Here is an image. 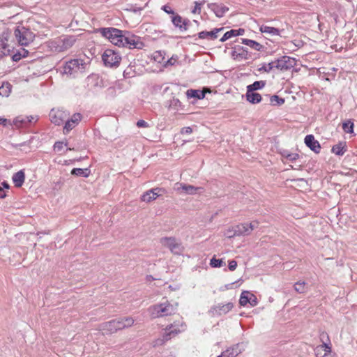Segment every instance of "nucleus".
I'll list each match as a JSON object with an SVG mask.
<instances>
[{
  "label": "nucleus",
  "mask_w": 357,
  "mask_h": 357,
  "mask_svg": "<svg viewBox=\"0 0 357 357\" xmlns=\"http://www.w3.org/2000/svg\"><path fill=\"white\" fill-rule=\"evenodd\" d=\"M234 36H236V32L234 31V29H231L230 31H227L224 35L223 36L220 38V41L221 42H225L227 40L232 38V37H234Z\"/></svg>",
  "instance_id": "obj_44"
},
{
  "label": "nucleus",
  "mask_w": 357,
  "mask_h": 357,
  "mask_svg": "<svg viewBox=\"0 0 357 357\" xmlns=\"http://www.w3.org/2000/svg\"><path fill=\"white\" fill-rule=\"evenodd\" d=\"M85 63L82 59H72L66 63L63 68V73L72 75L78 72H82Z\"/></svg>",
  "instance_id": "obj_6"
},
{
  "label": "nucleus",
  "mask_w": 357,
  "mask_h": 357,
  "mask_svg": "<svg viewBox=\"0 0 357 357\" xmlns=\"http://www.w3.org/2000/svg\"><path fill=\"white\" fill-rule=\"evenodd\" d=\"M287 47L289 50H291V51H295V50H296V49H295V47H294V45L287 46Z\"/></svg>",
  "instance_id": "obj_59"
},
{
  "label": "nucleus",
  "mask_w": 357,
  "mask_h": 357,
  "mask_svg": "<svg viewBox=\"0 0 357 357\" xmlns=\"http://www.w3.org/2000/svg\"><path fill=\"white\" fill-rule=\"evenodd\" d=\"M172 22L173 24L178 27L181 31H186L189 24V21L183 19V17L178 15L172 17Z\"/></svg>",
  "instance_id": "obj_23"
},
{
  "label": "nucleus",
  "mask_w": 357,
  "mask_h": 357,
  "mask_svg": "<svg viewBox=\"0 0 357 357\" xmlns=\"http://www.w3.org/2000/svg\"><path fill=\"white\" fill-rule=\"evenodd\" d=\"M12 178L15 185L20 188L23 185L25 180L24 172L22 170H20L14 174Z\"/></svg>",
  "instance_id": "obj_28"
},
{
  "label": "nucleus",
  "mask_w": 357,
  "mask_h": 357,
  "mask_svg": "<svg viewBox=\"0 0 357 357\" xmlns=\"http://www.w3.org/2000/svg\"><path fill=\"white\" fill-rule=\"evenodd\" d=\"M259 222L253 221L250 223H242L236 226L237 229V235H249L251 232L258 227Z\"/></svg>",
  "instance_id": "obj_12"
},
{
  "label": "nucleus",
  "mask_w": 357,
  "mask_h": 357,
  "mask_svg": "<svg viewBox=\"0 0 357 357\" xmlns=\"http://www.w3.org/2000/svg\"><path fill=\"white\" fill-rule=\"evenodd\" d=\"M208 8L212 10L218 17H222L226 12L229 10L227 6L215 3H208Z\"/></svg>",
  "instance_id": "obj_19"
},
{
  "label": "nucleus",
  "mask_w": 357,
  "mask_h": 357,
  "mask_svg": "<svg viewBox=\"0 0 357 357\" xmlns=\"http://www.w3.org/2000/svg\"><path fill=\"white\" fill-rule=\"evenodd\" d=\"M116 325H117V329L122 330L123 328L130 327L133 325L135 320L132 317H126L120 318L118 319H116Z\"/></svg>",
  "instance_id": "obj_24"
},
{
  "label": "nucleus",
  "mask_w": 357,
  "mask_h": 357,
  "mask_svg": "<svg viewBox=\"0 0 357 357\" xmlns=\"http://www.w3.org/2000/svg\"><path fill=\"white\" fill-rule=\"evenodd\" d=\"M223 28L220 29H214L211 31H202L199 33V37L200 38H210V39H215L218 37V33L222 31Z\"/></svg>",
  "instance_id": "obj_29"
},
{
  "label": "nucleus",
  "mask_w": 357,
  "mask_h": 357,
  "mask_svg": "<svg viewBox=\"0 0 357 357\" xmlns=\"http://www.w3.org/2000/svg\"><path fill=\"white\" fill-rule=\"evenodd\" d=\"M320 339L321 341L323 342V344L317 346V351H324L323 356H326L331 352L329 337L327 333L323 332L320 335Z\"/></svg>",
  "instance_id": "obj_17"
},
{
  "label": "nucleus",
  "mask_w": 357,
  "mask_h": 357,
  "mask_svg": "<svg viewBox=\"0 0 357 357\" xmlns=\"http://www.w3.org/2000/svg\"><path fill=\"white\" fill-rule=\"evenodd\" d=\"M314 351L317 357H324V354L322 353L323 351H317V347L315 348Z\"/></svg>",
  "instance_id": "obj_56"
},
{
  "label": "nucleus",
  "mask_w": 357,
  "mask_h": 357,
  "mask_svg": "<svg viewBox=\"0 0 357 357\" xmlns=\"http://www.w3.org/2000/svg\"><path fill=\"white\" fill-rule=\"evenodd\" d=\"M6 122H7L6 119L0 116V125H1V124L5 125Z\"/></svg>",
  "instance_id": "obj_58"
},
{
  "label": "nucleus",
  "mask_w": 357,
  "mask_h": 357,
  "mask_svg": "<svg viewBox=\"0 0 357 357\" xmlns=\"http://www.w3.org/2000/svg\"><path fill=\"white\" fill-rule=\"evenodd\" d=\"M122 43L121 47H128L130 49H142L144 45L139 37L129 34L126 35V33H124Z\"/></svg>",
  "instance_id": "obj_10"
},
{
  "label": "nucleus",
  "mask_w": 357,
  "mask_h": 357,
  "mask_svg": "<svg viewBox=\"0 0 357 357\" xmlns=\"http://www.w3.org/2000/svg\"><path fill=\"white\" fill-rule=\"evenodd\" d=\"M153 57L154 61L158 63H162L165 59L164 54L160 51L155 52L153 54Z\"/></svg>",
  "instance_id": "obj_45"
},
{
  "label": "nucleus",
  "mask_w": 357,
  "mask_h": 357,
  "mask_svg": "<svg viewBox=\"0 0 357 357\" xmlns=\"http://www.w3.org/2000/svg\"><path fill=\"white\" fill-rule=\"evenodd\" d=\"M237 267V262L235 260L229 261L228 268L231 271H234Z\"/></svg>",
  "instance_id": "obj_50"
},
{
  "label": "nucleus",
  "mask_w": 357,
  "mask_h": 357,
  "mask_svg": "<svg viewBox=\"0 0 357 357\" xmlns=\"http://www.w3.org/2000/svg\"><path fill=\"white\" fill-rule=\"evenodd\" d=\"M234 307L232 303H227L223 305H218L213 307V312L219 315L225 314Z\"/></svg>",
  "instance_id": "obj_27"
},
{
  "label": "nucleus",
  "mask_w": 357,
  "mask_h": 357,
  "mask_svg": "<svg viewBox=\"0 0 357 357\" xmlns=\"http://www.w3.org/2000/svg\"><path fill=\"white\" fill-rule=\"evenodd\" d=\"M75 36H67L50 41L48 46L52 52H62L70 48L75 43Z\"/></svg>",
  "instance_id": "obj_3"
},
{
  "label": "nucleus",
  "mask_w": 357,
  "mask_h": 357,
  "mask_svg": "<svg viewBox=\"0 0 357 357\" xmlns=\"http://www.w3.org/2000/svg\"><path fill=\"white\" fill-rule=\"evenodd\" d=\"M241 40L243 44L249 46L250 47L255 50L260 51L263 48V45H261L257 41L245 38H242Z\"/></svg>",
  "instance_id": "obj_32"
},
{
  "label": "nucleus",
  "mask_w": 357,
  "mask_h": 357,
  "mask_svg": "<svg viewBox=\"0 0 357 357\" xmlns=\"http://www.w3.org/2000/svg\"><path fill=\"white\" fill-rule=\"evenodd\" d=\"M13 59H14L15 61H17V60L20 59V56H18L17 54H15V55L13 56Z\"/></svg>",
  "instance_id": "obj_61"
},
{
  "label": "nucleus",
  "mask_w": 357,
  "mask_h": 357,
  "mask_svg": "<svg viewBox=\"0 0 357 357\" xmlns=\"http://www.w3.org/2000/svg\"><path fill=\"white\" fill-rule=\"evenodd\" d=\"M192 132V129L190 127H184L181 130V134H191Z\"/></svg>",
  "instance_id": "obj_53"
},
{
  "label": "nucleus",
  "mask_w": 357,
  "mask_h": 357,
  "mask_svg": "<svg viewBox=\"0 0 357 357\" xmlns=\"http://www.w3.org/2000/svg\"><path fill=\"white\" fill-rule=\"evenodd\" d=\"M233 59L237 61H241L249 59L248 51L246 48L237 45L234 47L231 52Z\"/></svg>",
  "instance_id": "obj_13"
},
{
  "label": "nucleus",
  "mask_w": 357,
  "mask_h": 357,
  "mask_svg": "<svg viewBox=\"0 0 357 357\" xmlns=\"http://www.w3.org/2000/svg\"><path fill=\"white\" fill-rule=\"evenodd\" d=\"M6 196L5 192H4V190L2 187L0 186V198L1 199H3L5 198Z\"/></svg>",
  "instance_id": "obj_57"
},
{
  "label": "nucleus",
  "mask_w": 357,
  "mask_h": 357,
  "mask_svg": "<svg viewBox=\"0 0 357 357\" xmlns=\"http://www.w3.org/2000/svg\"><path fill=\"white\" fill-rule=\"evenodd\" d=\"M259 31L261 33H266V34L270 35V36H278V35H280V30L279 29H278L276 28H274V27L268 26H266V25L261 26L260 28H259Z\"/></svg>",
  "instance_id": "obj_31"
},
{
  "label": "nucleus",
  "mask_w": 357,
  "mask_h": 357,
  "mask_svg": "<svg viewBox=\"0 0 357 357\" xmlns=\"http://www.w3.org/2000/svg\"><path fill=\"white\" fill-rule=\"evenodd\" d=\"M285 45H286V46L294 45L295 49L297 50L298 48L303 46V42L301 40H294V41L287 42L285 43Z\"/></svg>",
  "instance_id": "obj_46"
},
{
  "label": "nucleus",
  "mask_w": 357,
  "mask_h": 357,
  "mask_svg": "<svg viewBox=\"0 0 357 357\" xmlns=\"http://www.w3.org/2000/svg\"><path fill=\"white\" fill-rule=\"evenodd\" d=\"M82 115L79 113L74 114L70 119H66L65 126L63 127V134H68L70 130H72L76 126L79 124L81 121Z\"/></svg>",
  "instance_id": "obj_15"
},
{
  "label": "nucleus",
  "mask_w": 357,
  "mask_h": 357,
  "mask_svg": "<svg viewBox=\"0 0 357 357\" xmlns=\"http://www.w3.org/2000/svg\"><path fill=\"white\" fill-rule=\"evenodd\" d=\"M294 289L299 294H303L306 291L307 286L304 282H298L294 284Z\"/></svg>",
  "instance_id": "obj_38"
},
{
  "label": "nucleus",
  "mask_w": 357,
  "mask_h": 357,
  "mask_svg": "<svg viewBox=\"0 0 357 357\" xmlns=\"http://www.w3.org/2000/svg\"><path fill=\"white\" fill-rule=\"evenodd\" d=\"M160 190L161 189L160 188L149 190L142 195L141 200L147 203L151 202V201L156 199V198L160 196Z\"/></svg>",
  "instance_id": "obj_21"
},
{
  "label": "nucleus",
  "mask_w": 357,
  "mask_h": 357,
  "mask_svg": "<svg viewBox=\"0 0 357 357\" xmlns=\"http://www.w3.org/2000/svg\"><path fill=\"white\" fill-rule=\"evenodd\" d=\"M176 185H178V188H176L178 191L181 190L188 195H193L196 194H201L204 191V188L202 187H195L194 185L183 183H177Z\"/></svg>",
  "instance_id": "obj_14"
},
{
  "label": "nucleus",
  "mask_w": 357,
  "mask_h": 357,
  "mask_svg": "<svg viewBox=\"0 0 357 357\" xmlns=\"http://www.w3.org/2000/svg\"><path fill=\"white\" fill-rule=\"evenodd\" d=\"M241 352L242 349L240 348L239 344H236L228 348L217 357H236Z\"/></svg>",
  "instance_id": "obj_22"
},
{
  "label": "nucleus",
  "mask_w": 357,
  "mask_h": 357,
  "mask_svg": "<svg viewBox=\"0 0 357 357\" xmlns=\"http://www.w3.org/2000/svg\"><path fill=\"white\" fill-rule=\"evenodd\" d=\"M15 36L17 41L21 45H28L33 40L35 35L29 29L24 26H18L15 30Z\"/></svg>",
  "instance_id": "obj_5"
},
{
  "label": "nucleus",
  "mask_w": 357,
  "mask_h": 357,
  "mask_svg": "<svg viewBox=\"0 0 357 357\" xmlns=\"http://www.w3.org/2000/svg\"><path fill=\"white\" fill-rule=\"evenodd\" d=\"M332 152L337 155H342L347 151V144L345 142H340L337 144L332 147Z\"/></svg>",
  "instance_id": "obj_30"
},
{
  "label": "nucleus",
  "mask_w": 357,
  "mask_h": 357,
  "mask_svg": "<svg viewBox=\"0 0 357 357\" xmlns=\"http://www.w3.org/2000/svg\"><path fill=\"white\" fill-rule=\"evenodd\" d=\"M26 124L29 123H32L33 121H36L37 119L33 116H26Z\"/></svg>",
  "instance_id": "obj_54"
},
{
  "label": "nucleus",
  "mask_w": 357,
  "mask_h": 357,
  "mask_svg": "<svg viewBox=\"0 0 357 357\" xmlns=\"http://www.w3.org/2000/svg\"><path fill=\"white\" fill-rule=\"evenodd\" d=\"M266 85V82L264 81H256L253 84H250L247 86V91H255L258 89H261L264 88Z\"/></svg>",
  "instance_id": "obj_35"
},
{
  "label": "nucleus",
  "mask_w": 357,
  "mask_h": 357,
  "mask_svg": "<svg viewBox=\"0 0 357 357\" xmlns=\"http://www.w3.org/2000/svg\"><path fill=\"white\" fill-rule=\"evenodd\" d=\"M137 126L139 128H148V127H149V123L146 121H144V120H139L137 122Z\"/></svg>",
  "instance_id": "obj_51"
},
{
  "label": "nucleus",
  "mask_w": 357,
  "mask_h": 357,
  "mask_svg": "<svg viewBox=\"0 0 357 357\" xmlns=\"http://www.w3.org/2000/svg\"><path fill=\"white\" fill-rule=\"evenodd\" d=\"M68 150H69V151H71V150H73V149H72V148H68V149H67V151H68Z\"/></svg>",
  "instance_id": "obj_63"
},
{
  "label": "nucleus",
  "mask_w": 357,
  "mask_h": 357,
  "mask_svg": "<svg viewBox=\"0 0 357 357\" xmlns=\"http://www.w3.org/2000/svg\"><path fill=\"white\" fill-rule=\"evenodd\" d=\"M71 174L73 175L82 176H84V177H88L89 174H90V171L87 168H86V169L74 168V169H72Z\"/></svg>",
  "instance_id": "obj_36"
},
{
  "label": "nucleus",
  "mask_w": 357,
  "mask_h": 357,
  "mask_svg": "<svg viewBox=\"0 0 357 357\" xmlns=\"http://www.w3.org/2000/svg\"><path fill=\"white\" fill-rule=\"evenodd\" d=\"M178 56H172L169 59H168L164 66L168 67L169 66H174L177 62Z\"/></svg>",
  "instance_id": "obj_48"
},
{
  "label": "nucleus",
  "mask_w": 357,
  "mask_h": 357,
  "mask_svg": "<svg viewBox=\"0 0 357 357\" xmlns=\"http://www.w3.org/2000/svg\"><path fill=\"white\" fill-rule=\"evenodd\" d=\"M185 326L183 323L174 322V324L168 326L165 329L163 335L160 338H158L155 340L153 346H161L164 344L167 341L170 340L172 337L176 336L179 333L184 331Z\"/></svg>",
  "instance_id": "obj_2"
},
{
  "label": "nucleus",
  "mask_w": 357,
  "mask_h": 357,
  "mask_svg": "<svg viewBox=\"0 0 357 357\" xmlns=\"http://www.w3.org/2000/svg\"><path fill=\"white\" fill-rule=\"evenodd\" d=\"M275 67L282 71H285L293 68L296 64V61L294 58L284 56L275 61Z\"/></svg>",
  "instance_id": "obj_9"
},
{
  "label": "nucleus",
  "mask_w": 357,
  "mask_h": 357,
  "mask_svg": "<svg viewBox=\"0 0 357 357\" xmlns=\"http://www.w3.org/2000/svg\"><path fill=\"white\" fill-rule=\"evenodd\" d=\"M2 185H3V188H7V189H8V188H9V185H8L7 183H6V182L2 183Z\"/></svg>",
  "instance_id": "obj_60"
},
{
  "label": "nucleus",
  "mask_w": 357,
  "mask_h": 357,
  "mask_svg": "<svg viewBox=\"0 0 357 357\" xmlns=\"http://www.w3.org/2000/svg\"><path fill=\"white\" fill-rule=\"evenodd\" d=\"M282 156L287 160H289L290 162H294L298 158L299 155L296 153H289L287 152H284L282 153Z\"/></svg>",
  "instance_id": "obj_40"
},
{
  "label": "nucleus",
  "mask_w": 357,
  "mask_h": 357,
  "mask_svg": "<svg viewBox=\"0 0 357 357\" xmlns=\"http://www.w3.org/2000/svg\"><path fill=\"white\" fill-rule=\"evenodd\" d=\"M67 142H56L54 145V149L56 151H60L63 148V146H67Z\"/></svg>",
  "instance_id": "obj_47"
},
{
  "label": "nucleus",
  "mask_w": 357,
  "mask_h": 357,
  "mask_svg": "<svg viewBox=\"0 0 357 357\" xmlns=\"http://www.w3.org/2000/svg\"><path fill=\"white\" fill-rule=\"evenodd\" d=\"M100 329L106 333H113L118 331L116 319L100 325Z\"/></svg>",
  "instance_id": "obj_25"
},
{
  "label": "nucleus",
  "mask_w": 357,
  "mask_h": 357,
  "mask_svg": "<svg viewBox=\"0 0 357 357\" xmlns=\"http://www.w3.org/2000/svg\"><path fill=\"white\" fill-rule=\"evenodd\" d=\"M224 235L227 238H232L234 236H238L236 226L229 227L227 229H226L224 233Z\"/></svg>",
  "instance_id": "obj_41"
},
{
  "label": "nucleus",
  "mask_w": 357,
  "mask_h": 357,
  "mask_svg": "<svg viewBox=\"0 0 357 357\" xmlns=\"http://www.w3.org/2000/svg\"><path fill=\"white\" fill-rule=\"evenodd\" d=\"M13 123L17 127L26 125V118L24 116H17L14 119Z\"/></svg>",
  "instance_id": "obj_42"
},
{
  "label": "nucleus",
  "mask_w": 357,
  "mask_h": 357,
  "mask_svg": "<svg viewBox=\"0 0 357 357\" xmlns=\"http://www.w3.org/2000/svg\"><path fill=\"white\" fill-rule=\"evenodd\" d=\"M236 36H241L244 33L245 30L243 29H234Z\"/></svg>",
  "instance_id": "obj_55"
},
{
  "label": "nucleus",
  "mask_w": 357,
  "mask_h": 357,
  "mask_svg": "<svg viewBox=\"0 0 357 357\" xmlns=\"http://www.w3.org/2000/svg\"><path fill=\"white\" fill-rule=\"evenodd\" d=\"M188 98H196L198 99H203L205 94L203 91L195 89H189L186 91Z\"/></svg>",
  "instance_id": "obj_34"
},
{
  "label": "nucleus",
  "mask_w": 357,
  "mask_h": 357,
  "mask_svg": "<svg viewBox=\"0 0 357 357\" xmlns=\"http://www.w3.org/2000/svg\"><path fill=\"white\" fill-rule=\"evenodd\" d=\"M257 303V298L253 294L248 291H244L241 293L239 299V303L241 305L245 306L249 303L251 306H256Z\"/></svg>",
  "instance_id": "obj_16"
},
{
  "label": "nucleus",
  "mask_w": 357,
  "mask_h": 357,
  "mask_svg": "<svg viewBox=\"0 0 357 357\" xmlns=\"http://www.w3.org/2000/svg\"><path fill=\"white\" fill-rule=\"evenodd\" d=\"M24 144H25V142H24V143H22V144H20L15 145V147H16V148H17V146H23V145H24Z\"/></svg>",
  "instance_id": "obj_62"
},
{
  "label": "nucleus",
  "mask_w": 357,
  "mask_h": 357,
  "mask_svg": "<svg viewBox=\"0 0 357 357\" xmlns=\"http://www.w3.org/2000/svg\"><path fill=\"white\" fill-rule=\"evenodd\" d=\"M99 32L102 36L107 38L112 44L121 47L124 33L121 30L116 28H101Z\"/></svg>",
  "instance_id": "obj_4"
},
{
  "label": "nucleus",
  "mask_w": 357,
  "mask_h": 357,
  "mask_svg": "<svg viewBox=\"0 0 357 357\" xmlns=\"http://www.w3.org/2000/svg\"><path fill=\"white\" fill-rule=\"evenodd\" d=\"M49 116L52 123L59 126L68 118L69 114L62 109H52Z\"/></svg>",
  "instance_id": "obj_11"
},
{
  "label": "nucleus",
  "mask_w": 357,
  "mask_h": 357,
  "mask_svg": "<svg viewBox=\"0 0 357 357\" xmlns=\"http://www.w3.org/2000/svg\"><path fill=\"white\" fill-rule=\"evenodd\" d=\"M266 100H269V102L273 105H282L284 103V99L280 98L277 95H273L271 96H268V95L265 96Z\"/></svg>",
  "instance_id": "obj_33"
},
{
  "label": "nucleus",
  "mask_w": 357,
  "mask_h": 357,
  "mask_svg": "<svg viewBox=\"0 0 357 357\" xmlns=\"http://www.w3.org/2000/svg\"><path fill=\"white\" fill-rule=\"evenodd\" d=\"M9 36L10 33L8 31H3L0 35V59L9 54L10 50L7 44Z\"/></svg>",
  "instance_id": "obj_18"
},
{
  "label": "nucleus",
  "mask_w": 357,
  "mask_h": 357,
  "mask_svg": "<svg viewBox=\"0 0 357 357\" xmlns=\"http://www.w3.org/2000/svg\"><path fill=\"white\" fill-rule=\"evenodd\" d=\"M160 242L162 246L169 248L174 254H179L183 251L181 243L174 237L162 238Z\"/></svg>",
  "instance_id": "obj_8"
},
{
  "label": "nucleus",
  "mask_w": 357,
  "mask_h": 357,
  "mask_svg": "<svg viewBox=\"0 0 357 357\" xmlns=\"http://www.w3.org/2000/svg\"><path fill=\"white\" fill-rule=\"evenodd\" d=\"M102 58L105 65L109 67L118 66L121 60L119 53L112 49L106 50Z\"/></svg>",
  "instance_id": "obj_7"
},
{
  "label": "nucleus",
  "mask_w": 357,
  "mask_h": 357,
  "mask_svg": "<svg viewBox=\"0 0 357 357\" xmlns=\"http://www.w3.org/2000/svg\"><path fill=\"white\" fill-rule=\"evenodd\" d=\"M246 100L252 104H257L262 100H266L265 97L263 98L259 93L255 91L246 92Z\"/></svg>",
  "instance_id": "obj_26"
},
{
  "label": "nucleus",
  "mask_w": 357,
  "mask_h": 357,
  "mask_svg": "<svg viewBox=\"0 0 357 357\" xmlns=\"http://www.w3.org/2000/svg\"><path fill=\"white\" fill-rule=\"evenodd\" d=\"M206 3L205 0L201 1H195V7L192 10V13L193 14H198L199 15L202 11V6Z\"/></svg>",
  "instance_id": "obj_39"
},
{
  "label": "nucleus",
  "mask_w": 357,
  "mask_h": 357,
  "mask_svg": "<svg viewBox=\"0 0 357 357\" xmlns=\"http://www.w3.org/2000/svg\"><path fill=\"white\" fill-rule=\"evenodd\" d=\"M225 264L223 262L222 259H216L215 257H213L210 261V265L214 268H219L225 265Z\"/></svg>",
  "instance_id": "obj_43"
},
{
  "label": "nucleus",
  "mask_w": 357,
  "mask_h": 357,
  "mask_svg": "<svg viewBox=\"0 0 357 357\" xmlns=\"http://www.w3.org/2000/svg\"><path fill=\"white\" fill-rule=\"evenodd\" d=\"M342 129L345 132H354V123L351 120H348L342 123Z\"/></svg>",
  "instance_id": "obj_37"
},
{
  "label": "nucleus",
  "mask_w": 357,
  "mask_h": 357,
  "mask_svg": "<svg viewBox=\"0 0 357 357\" xmlns=\"http://www.w3.org/2000/svg\"><path fill=\"white\" fill-rule=\"evenodd\" d=\"M275 61L273 62H271L269 63H268L267 65H265L264 66L261 68H260V70H264L265 72H270L273 68H275Z\"/></svg>",
  "instance_id": "obj_49"
},
{
  "label": "nucleus",
  "mask_w": 357,
  "mask_h": 357,
  "mask_svg": "<svg viewBox=\"0 0 357 357\" xmlns=\"http://www.w3.org/2000/svg\"><path fill=\"white\" fill-rule=\"evenodd\" d=\"M305 144L314 152L319 153L321 149L320 144L312 135H308L305 137Z\"/></svg>",
  "instance_id": "obj_20"
},
{
  "label": "nucleus",
  "mask_w": 357,
  "mask_h": 357,
  "mask_svg": "<svg viewBox=\"0 0 357 357\" xmlns=\"http://www.w3.org/2000/svg\"><path fill=\"white\" fill-rule=\"evenodd\" d=\"M162 9L168 14H174V10L168 5L163 6Z\"/></svg>",
  "instance_id": "obj_52"
},
{
  "label": "nucleus",
  "mask_w": 357,
  "mask_h": 357,
  "mask_svg": "<svg viewBox=\"0 0 357 357\" xmlns=\"http://www.w3.org/2000/svg\"><path fill=\"white\" fill-rule=\"evenodd\" d=\"M178 304H172L168 301L164 303L153 305L149 307L148 311L152 319L171 316L177 311Z\"/></svg>",
  "instance_id": "obj_1"
}]
</instances>
